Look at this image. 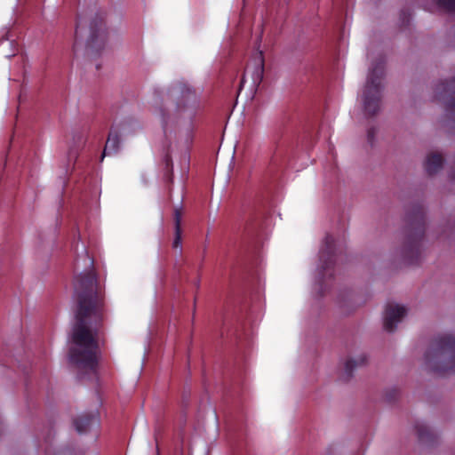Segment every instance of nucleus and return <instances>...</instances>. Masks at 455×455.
<instances>
[{"instance_id": "10", "label": "nucleus", "mask_w": 455, "mask_h": 455, "mask_svg": "<svg viewBox=\"0 0 455 455\" xmlns=\"http://www.w3.org/2000/svg\"><path fill=\"white\" fill-rule=\"evenodd\" d=\"M120 147V134L119 132L115 130L114 128H111L108 136V140L106 141L102 158L106 155H112L117 153Z\"/></svg>"}, {"instance_id": "6", "label": "nucleus", "mask_w": 455, "mask_h": 455, "mask_svg": "<svg viewBox=\"0 0 455 455\" xmlns=\"http://www.w3.org/2000/svg\"><path fill=\"white\" fill-rule=\"evenodd\" d=\"M195 100V92L185 84H175L166 91L155 90L154 103L158 108L164 130H166L171 118L170 105L174 107L175 111H180L188 102Z\"/></svg>"}, {"instance_id": "2", "label": "nucleus", "mask_w": 455, "mask_h": 455, "mask_svg": "<svg viewBox=\"0 0 455 455\" xmlns=\"http://www.w3.org/2000/svg\"><path fill=\"white\" fill-rule=\"evenodd\" d=\"M87 269L76 276L74 290L78 311L76 313H97L104 310L105 295L94 269V260L87 253Z\"/></svg>"}, {"instance_id": "16", "label": "nucleus", "mask_w": 455, "mask_h": 455, "mask_svg": "<svg viewBox=\"0 0 455 455\" xmlns=\"http://www.w3.org/2000/svg\"><path fill=\"white\" fill-rule=\"evenodd\" d=\"M433 2L446 12L455 13V0H433Z\"/></svg>"}, {"instance_id": "4", "label": "nucleus", "mask_w": 455, "mask_h": 455, "mask_svg": "<svg viewBox=\"0 0 455 455\" xmlns=\"http://www.w3.org/2000/svg\"><path fill=\"white\" fill-rule=\"evenodd\" d=\"M425 359L427 365L435 373L455 372V333H444L434 339Z\"/></svg>"}, {"instance_id": "22", "label": "nucleus", "mask_w": 455, "mask_h": 455, "mask_svg": "<svg viewBox=\"0 0 455 455\" xmlns=\"http://www.w3.org/2000/svg\"><path fill=\"white\" fill-rule=\"evenodd\" d=\"M243 82H244V76L241 79V85L243 84Z\"/></svg>"}, {"instance_id": "5", "label": "nucleus", "mask_w": 455, "mask_h": 455, "mask_svg": "<svg viewBox=\"0 0 455 455\" xmlns=\"http://www.w3.org/2000/svg\"><path fill=\"white\" fill-rule=\"evenodd\" d=\"M106 41L105 17L102 14H96L88 28L84 20L78 18L73 45L75 54L84 47L87 54L98 53L104 48Z\"/></svg>"}, {"instance_id": "11", "label": "nucleus", "mask_w": 455, "mask_h": 455, "mask_svg": "<svg viewBox=\"0 0 455 455\" xmlns=\"http://www.w3.org/2000/svg\"><path fill=\"white\" fill-rule=\"evenodd\" d=\"M415 430L419 438V441L426 444H434L436 441L435 434L424 423L416 422Z\"/></svg>"}, {"instance_id": "17", "label": "nucleus", "mask_w": 455, "mask_h": 455, "mask_svg": "<svg viewBox=\"0 0 455 455\" xmlns=\"http://www.w3.org/2000/svg\"><path fill=\"white\" fill-rule=\"evenodd\" d=\"M407 308L405 306L395 303V302H388L386 306L384 313H407Z\"/></svg>"}, {"instance_id": "15", "label": "nucleus", "mask_w": 455, "mask_h": 455, "mask_svg": "<svg viewBox=\"0 0 455 455\" xmlns=\"http://www.w3.org/2000/svg\"><path fill=\"white\" fill-rule=\"evenodd\" d=\"M405 315H386L383 322L384 329L388 332L394 331L396 325L403 322Z\"/></svg>"}, {"instance_id": "9", "label": "nucleus", "mask_w": 455, "mask_h": 455, "mask_svg": "<svg viewBox=\"0 0 455 455\" xmlns=\"http://www.w3.org/2000/svg\"><path fill=\"white\" fill-rule=\"evenodd\" d=\"M99 413L97 411L84 413L74 419L73 424L79 434L89 431L99 425Z\"/></svg>"}, {"instance_id": "1", "label": "nucleus", "mask_w": 455, "mask_h": 455, "mask_svg": "<svg viewBox=\"0 0 455 455\" xmlns=\"http://www.w3.org/2000/svg\"><path fill=\"white\" fill-rule=\"evenodd\" d=\"M98 315H76L71 332L74 344L69 348V361L79 370L95 371L98 364V329L92 325V316Z\"/></svg>"}, {"instance_id": "20", "label": "nucleus", "mask_w": 455, "mask_h": 455, "mask_svg": "<svg viewBox=\"0 0 455 455\" xmlns=\"http://www.w3.org/2000/svg\"><path fill=\"white\" fill-rule=\"evenodd\" d=\"M164 162L166 164V168L170 169L171 172H172V160L169 154L165 156Z\"/></svg>"}, {"instance_id": "21", "label": "nucleus", "mask_w": 455, "mask_h": 455, "mask_svg": "<svg viewBox=\"0 0 455 455\" xmlns=\"http://www.w3.org/2000/svg\"><path fill=\"white\" fill-rule=\"evenodd\" d=\"M257 76V82L259 83L263 76V61H261L260 63V68L259 70L258 71Z\"/></svg>"}, {"instance_id": "14", "label": "nucleus", "mask_w": 455, "mask_h": 455, "mask_svg": "<svg viewBox=\"0 0 455 455\" xmlns=\"http://www.w3.org/2000/svg\"><path fill=\"white\" fill-rule=\"evenodd\" d=\"M367 357L365 355H361L357 359L350 358L348 359L344 367V372L341 375V379L343 381H348L352 376L354 370L360 365H363L366 363Z\"/></svg>"}, {"instance_id": "7", "label": "nucleus", "mask_w": 455, "mask_h": 455, "mask_svg": "<svg viewBox=\"0 0 455 455\" xmlns=\"http://www.w3.org/2000/svg\"><path fill=\"white\" fill-rule=\"evenodd\" d=\"M384 59L379 57L370 69L363 91L364 111L368 116H374L379 110L381 98V81L384 76Z\"/></svg>"}, {"instance_id": "3", "label": "nucleus", "mask_w": 455, "mask_h": 455, "mask_svg": "<svg viewBox=\"0 0 455 455\" xmlns=\"http://www.w3.org/2000/svg\"><path fill=\"white\" fill-rule=\"evenodd\" d=\"M405 222L402 256L408 264H416L420 259V245L425 235V211L421 204H415L407 210Z\"/></svg>"}, {"instance_id": "18", "label": "nucleus", "mask_w": 455, "mask_h": 455, "mask_svg": "<svg viewBox=\"0 0 455 455\" xmlns=\"http://www.w3.org/2000/svg\"><path fill=\"white\" fill-rule=\"evenodd\" d=\"M398 395V391L396 389H392L387 393V400L388 402H392L396 399Z\"/></svg>"}, {"instance_id": "8", "label": "nucleus", "mask_w": 455, "mask_h": 455, "mask_svg": "<svg viewBox=\"0 0 455 455\" xmlns=\"http://www.w3.org/2000/svg\"><path fill=\"white\" fill-rule=\"evenodd\" d=\"M319 282L323 290L329 279L334 275V266L336 262L335 239L332 235H327L324 239L323 247L319 253Z\"/></svg>"}, {"instance_id": "23", "label": "nucleus", "mask_w": 455, "mask_h": 455, "mask_svg": "<svg viewBox=\"0 0 455 455\" xmlns=\"http://www.w3.org/2000/svg\"><path fill=\"white\" fill-rule=\"evenodd\" d=\"M196 285L198 288V286H199V281L198 280L196 281Z\"/></svg>"}, {"instance_id": "12", "label": "nucleus", "mask_w": 455, "mask_h": 455, "mask_svg": "<svg viewBox=\"0 0 455 455\" xmlns=\"http://www.w3.org/2000/svg\"><path fill=\"white\" fill-rule=\"evenodd\" d=\"M181 219H182V212L181 209L175 208L173 213V222H174V239L172 242L173 249H180L181 251Z\"/></svg>"}, {"instance_id": "19", "label": "nucleus", "mask_w": 455, "mask_h": 455, "mask_svg": "<svg viewBox=\"0 0 455 455\" xmlns=\"http://www.w3.org/2000/svg\"><path fill=\"white\" fill-rule=\"evenodd\" d=\"M375 133H376V129L374 127H371L368 130V132H367V137H368V141L372 144L373 143V140H374V136H375Z\"/></svg>"}, {"instance_id": "13", "label": "nucleus", "mask_w": 455, "mask_h": 455, "mask_svg": "<svg viewBox=\"0 0 455 455\" xmlns=\"http://www.w3.org/2000/svg\"><path fill=\"white\" fill-rule=\"evenodd\" d=\"M443 158L440 154L431 153L425 162V170L428 175L437 173L443 167Z\"/></svg>"}]
</instances>
